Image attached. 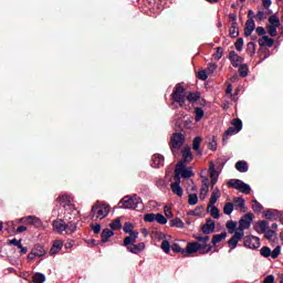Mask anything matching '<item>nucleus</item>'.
<instances>
[{
    "mask_svg": "<svg viewBox=\"0 0 283 283\" xmlns=\"http://www.w3.org/2000/svg\"><path fill=\"white\" fill-rule=\"evenodd\" d=\"M275 43V40H273L272 38H269V35H263L262 39H259V45L261 48H273Z\"/></svg>",
    "mask_w": 283,
    "mask_h": 283,
    "instance_id": "obj_21",
    "label": "nucleus"
},
{
    "mask_svg": "<svg viewBox=\"0 0 283 283\" xmlns=\"http://www.w3.org/2000/svg\"><path fill=\"white\" fill-rule=\"evenodd\" d=\"M170 189L175 196H178L179 198H182V195L185 191L182 190V187H180V177H178L177 172V178H175V182L170 185Z\"/></svg>",
    "mask_w": 283,
    "mask_h": 283,
    "instance_id": "obj_13",
    "label": "nucleus"
},
{
    "mask_svg": "<svg viewBox=\"0 0 283 283\" xmlns=\"http://www.w3.org/2000/svg\"><path fill=\"white\" fill-rule=\"evenodd\" d=\"M232 25L230 27V36L231 39H238V36H240V31L238 29V22H237V17L233 15L232 17Z\"/></svg>",
    "mask_w": 283,
    "mask_h": 283,
    "instance_id": "obj_19",
    "label": "nucleus"
},
{
    "mask_svg": "<svg viewBox=\"0 0 283 283\" xmlns=\"http://www.w3.org/2000/svg\"><path fill=\"white\" fill-rule=\"evenodd\" d=\"M251 222H253V214H244L239 221V231H242L244 233V229H249V227H251Z\"/></svg>",
    "mask_w": 283,
    "mask_h": 283,
    "instance_id": "obj_10",
    "label": "nucleus"
},
{
    "mask_svg": "<svg viewBox=\"0 0 283 283\" xmlns=\"http://www.w3.org/2000/svg\"><path fill=\"white\" fill-rule=\"evenodd\" d=\"M171 96L172 101L178 103L179 107H182L187 101V91L185 90V86L180 83L176 84Z\"/></svg>",
    "mask_w": 283,
    "mask_h": 283,
    "instance_id": "obj_2",
    "label": "nucleus"
},
{
    "mask_svg": "<svg viewBox=\"0 0 283 283\" xmlns=\"http://www.w3.org/2000/svg\"><path fill=\"white\" fill-rule=\"evenodd\" d=\"M210 179L218 178L220 175L218 171H216V165L213 161H210V168H209Z\"/></svg>",
    "mask_w": 283,
    "mask_h": 283,
    "instance_id": "obj_41",
    "label": "nucleus"
},
{
    "mask_svg": "<svg viewBox=\"0 0 283 283\" xmlns=\"http://www.w3.org/2000/svg\"><path fill=\"white\" fill-rule=\"evenodd\" d=\"M282 251V247L277 245L273 251H271V248L263 247L260 250V253L262 258H271L272 260H277L280 258V253Z\"/></svg>",
    "mask_w": 283,
    "mask_h": 283,
    "instance_id": "obj_7",
    "label": "nucleus"
},
{
    "mask_svg": "<svg viewBox=\"0 0 283 283\" xmlns=\"http://www.w3.org/2000/svg\"><path fill=\"white\" fill-rule=\"evenodd\" d=\"M216 70H218V65H216V63L208 64V67H207L208 74H213Z\"/></svg>",
    "mask_w": 283,
    "mask_h": 283,
    "instance_id": "obj_60",
    "label": "nucleus"
},
{
    "mask_svg": "<svg viewBox=\"0 0 283 283\" xmlns=\"http://www.w3.org/2000/svg\"><path fill=\"white\" fill-rule=\"evenodd\" d=\"M56 200L61 205V207H67V205H70V197L65 195L57 197Z\"/></svg>",
    "mask_w": 283,
    "mask_h": 283,
    "instance_id": "obj_38",
    "label": "nucleus"
},
{
    "mask_svg": "<svg viewBox=\"0 0 283 283\" xmlns=\"http://www.w3.org/2000/svg\"><path fill=\"white\" fill-rule=\"evenodd\" d=\"M202 143V137L197 136L192 142V149L199 155L202 156V151H200V144Z\"/></svg>",
    "mask_w": 283,
    "mask_h": 283,
    "instance_id": "obj_28",
    "label": "nucleus"
},
{
    "mask_svg": "<svg viewBox=\"0 0 283 283\" xmlns=\"http://www.w3.org/2000/svg\"><path fill=\"white\" fill-rule=\"evenodd\" d=\"M247 50L248 54H251V56H253V54H255V42H249Z\"/></svg>",
    "mask_w": 283,
    "mask_h": 283,
    "instance_id": "obj_56",
    "label": "nucleus"
},
{
    "mask_svg": "<svg viewBox=\"0 0 283 283\" xmlns=\"http://www.w3.org/2000/svg\"><path fill=\"white\" fill-rule=\"evenodd\" d=\"M230 62L232 67H239L240 66V55L235 53V51L230 52Z\"/></svg>",
    "mask_w": 283,
    "mask_h": 283,
    "instance_id": "obj_26",
    "label": "nucleus"
},
{
    "mask_svg": "<svg viewBox=\"0 0 283 283\" xmlns=\"http://www.w3.org/2000/svg\"><path fill=\"white\" fill-rule=\"evenodd\" d=\"M253 30H255V21H253V19H248L244 28V36H251Z\"/></svg>",
    "mask_w": 283,
    "mask_h": 283,
    "instance_id": "obj_18",
    "label": "nucleus"
},
{
    "mask_svg": "<svg viewBox=\"0 0 283 283\" xmlns=\"http://www.w3.org/2000/svg\"><path fill=\"white\" fill-rule=\"evenodd\" d=\"M263 233L265 234L266 240H273V238L275 235V231L274 230H266Z\"/></svg>",
    "mask_w": 283,
    "mask_h": 283,
    "instance_id": "obj_61",
    "label": "nucleus"
},
{
    "mask_svg": "<svg viewBox=\"0 0 283 283\" xmlns=\"http://www.w3.org/2000/svg\"><path fill=\"white\" fill-rule=\"evenodd\" d=\"M208 193H209V179L206 178L201 181V191L199 193L200 200H205Z\"/></svg>",
    "mask_w": 283,
    "mask_h": 283,
    "instance_id": "obj_17",
    "label": "nucleus"
},
{
    "mask_svg": "<svg viewBox=\"0 0 283 283\" xmlns=\"http://www.w3.org/2000/svg\"><path fill=\"white\" fill-rule=\"evenodd\" d=\"M195 114H196L195 120L197 123H200V120H202V117L205 116V111L200 107H197L195 109Z\"/></svg>",
    "mask_w": 283,
    "mask_h": 283,
    "instance_id": "obj_39",
    "label": "nucleus"
},
{
    "mask_svg": "<svg viewBox=\"0 0 283 283\" xmlns=\"http://www.w3.org/2000/svg\"><path fill=\"white\" fill-rule=\"evenodd\" d=\"M64 219L54 220L53 221V231L55 233H66L67 235H72V233H75L78 224V219L72 217H67V214L64 216Z\"/></svg>",
    "mask_w": 283,
    "mask_h": 283,
    "instance_id": "obj_1",
    "label": "nucleus"
},
{
    "mask_svg": "<svg viewBox=\"0 0 283 283\" xmlns=\"http://www.w3.org/2000/svg\"><path fill=\"white\" fill-rule=\"evenodd\" d=\"M252 209H253L254 213H260V211H262V209H264V207L262 206V203L258 202V200H253Z\"/></svg>",
    "mask_w": 283,
    "mask_h": 283,
    "instance_id": "obj_45",
    "label": "nucleus"
},
{
    "mask_svg": "<svg viewBox=\"0 0 283 283\" xmlns=\"http://www.w3.org/2000/svg\"><path fill=\"white\" fill-rule=\"evenodd\" d=\"M161 249L164 252L169 253L171 251V244L169 243V241L164 240L161 242Z\"/></svg>",
    "mask_w": 283,
    "mask_h": 283,
    "instance_id": "obj_52",
    "label": "nucleus"
},
{
    "mask_svg": "<svg viewBox=\"0 0 283 283\" xmlns=\"http://www.w3.org/2000/svg\"><path fill=\"white\" fill-rule=\"evenodd\" d=\"M19 222H22L24 224H30L31 227H42V224H43L41 219H39V217H34V216L23 217L19 220Z\"/></svg>",
    "mask_w": 283,
    "mask_h": 283,
    "instance_id": "obj_11",
    "label": "nucleus"
},
{
    "mask_svg": "<svg viewBox=\"0 0 283 283\" xmlns=\"http://www.w3.org/2000/svg\"><path fill=\"white\" fill-rule=\"evenodd\" d=\"M187 101H189V103H196V101H198V98H200V93H192L190 92L187 96H186Z\"/></svg>",
    "mask_w": 283,
    "mask_h": 283,
    "instance_id": "obj_43",
    "label": "nucleus"
},
{
    "mask_svg": "<svg viewBox=\"0 0 283 283\" xmlns=\"http://www.w3.org/2000/svg\"><path fill=\"white\" fill-rule=\"evenodd\" d=\"M244 238V232L243 231H237L231 237V239L228 241V247L230 249H237L238 248V242Z\"/></svg>",
    "mask_w": 283,
    "mask_h": 283,
    "instance_id": "obj_12",
    "label": "nucleus"
},
{
    "mask_svg": "<svg viewBox=\"0 0 283 283\" xmlns=\"http://www.w3.org/2000/svg\"><path fill=\"white\" fill-rule=\"evenodd\" d=\"M212 249H213V247L211 244L200 243L198 252L200 253V255H207V253H210V251H212Z\"/></svg>",
    "mask_w": 283,
    "mask_h": 283,
    "instance_id": "obj_29",
    "label": "nucleus"
},
{
    "mask_svg": "<svg viewBox=\"0 0 283 283\" xmlns=\"http://www.w3.org/2000/svg\"><path fill=\"white\" fill-rule=\"evenodd\" d=\"M91 213H93V216H96V218H98L99 220H103V218H107V216L109 214V206L105 203L99 205L97 202L92 207Z\"/></svg>",
    "mask_w": 283,
    "mask_h": 283,
    "instance_id": "obj_4",
    "label": "nucleus"
},
{
    "mask_svg": "<svg viewBox=\"0 0 283 283\" xmlns=\"http://www.w3.org/2000/svg\"><path fill=\"white\" fill-rule=\"evenodd\" d=\"M233 202H234L235 207H238L239 209H247L245 201L242 197H235L233 199Z\"/></svg>",
    "mask_w": 283,
    "mask_h": 283,
    "instance_id": "obj_37",
    "label": "nucleus"
},
{
    "mask_svg": "<svg viewBox=\"0 0 283 283\" xmlns=\"http://www.w3.org/2000/svg\"><path fill=\"white\" fill-rule=\"evenodd\" d=\"M155 221L158 222V224H167V218H165V216L161 213L156 214Z\"/></svg>",
    "mask_w": 283,
    "mask_h": 283,
    "instance_id": "obj_53",
    "label": "nucleus"
},
{
    "mask_svg": "<svg viewBox=\"0 0 283 283\" xmlns=\"http://www.w3.org/2000/svg\"><path fill=\"white\" fill-rule=\"evenodd\" d=\"M274 282H275V276H273V274L268 275L263 281V283H274Z\"/></svg>",
    "mask_w": 283,
    "mask_h": 283,
    "instance_id": "obj_64",
    "label": "nucleus"
},
{
    "mask_svg": "<svg viewBox=\"0 0 283 283\" xmlns=\"http://www.w3.org/2000/svg\"><path fill=\"white\" fill-rule=\"evenodd\" d=\"M228 187H232L233 189H237L241 193H251V186H249V184H244V181L240 179H230L228 182Z\"/></svg>",
    "mask_w": 283,
    "mask_h": 283,
    "instance_id": "obj_5",
    "label": "nucleus"
},
{
    "mask_svg": "<svg viewBox=\"0 0 283 283\" xmlns=\"http://www.w3.org/2000/svg\"><path fill=\"white\" fill-rule=\"evenodd\" d=\"M239 76L242 78H247V76H249V66L247 64L239 66Z\"/></svg>",
    "mask_w": 283,
    "mask_h": 283,
    "instance_id": "obj_35",
    "label": "nucleus"
},
{
    "mask_svg": "<svg viewBox=\"0 0 283 283\" xmlns=\"http://www.w3.org/2000/svg\"><path fill=\"white\" fill-rule=\"evenodd\" d=\"M208 210H209L210 216L212 218H214V220H218L220 218V210L218 209V207L211 206L209 208V206H208Z\"/></svg>",
    "mask_w": 283,
    "mask_h": 283,
    "instance_id": "obj_33",
    "label": "nucleus"
},
{
    "mask_svg": "<svg viewBox=\"0 0 283 283\" xmlns=\"http://www.w3.org/2000/svg\"><path fill=\"white\" fill-rule=\"evenodd\" d=\"M181 156L185 163H191L193 160V155L191 154V148L189 146L182 148Z\"/></svg>",
    "mask_w": 283,
    "mask_h": 283,
    "instance_id": "obj_22",
    "label": "nucleus"
},
{
    "mask_svg": "<svg viewBox=\"0 0 283 283\" xmlns=\"http://www.w3.org/2000/svg\"><path fill=\"white\" fill-rule=\"evenodd\" d=\"M112 235H114V231L109 230V229H104L102 231V242H107V240H109V238H112Z\"/></svg>",
    "mask_w": 283,
    "mask_h": 283,
    "instance_id": "obj_36",
    "label": "nucleus"
},
{
    "mask_svg": "<svg viewBox=\"0 0 283 283\" xmlns=\"http://www.w3.org/2000/svg\"><path fill=\"white\" fill-rule=\"evenodd\" d=\"M268 32L270 36H277V27L268 25Z\"/></svg>",
    "mask_w": 283,
    "mask_h": 283,
    "instance_id": "obj_59",
    "label": "nucleus"
},
{
    "mask_svg": "<svg viewBox=\"0 0 283 283\" xmlns=\"http://www.w3.org/2000/svg\"><path fill=\"white\" fill-rule=\"evenodd\" d=\"M260 238L253 235H247L243 238V247L245 249H260Z\"/></svg>",
    "mask_w": 283,
    "mask_h": 283,
    "instance_id": "obj_9",
    "label": "nucleus"
},
{
    "mask_svg": "<svg viewBox=\"0 0 283 283\" xmlns=\"http://www.w3.org/2000/svg\"><path fill=\"white\" fill-rule=\"evenodd\" d=\"M222 240H227V232H221L220 234H214L212 237V244L216 247L219 242H222Z\"/></svg>",
    "mask_w": 283,
    "mask_h": 283,
    "instance_id": "obj_32",
    "label": "nucleus"
},
{
    "mask_svg": "<svg viewBox=\"0 0 283 283\" xmlns=\"http://www.w3.org/2000/svg\"><path fill=\"white\" fill-rule=\"evenodd\" d=\"M198 78L200 81H207V78H209V75H207V71H199Z\"/></svg>",
    "mask_w": 283,
    "mask_h": 283,
    "instance_id": "obj_62",
    "label": "nucleus"
},
{
    "mask_svg": "<svg viewBox=\"0 0 283 283\" xmlns=\"http://www.w3.org/2000/svg\"><path fill=\"white\" fill-rule=\"evenodd\" d=\"M171 249H172V251L175 252V253H182V248H180V244H178V243H174L172 245H171Z\"/></svg>",
    "mask_w": 283,
    "mask_h": 283,
    "instance_id": "obj_63",
    "label": "nucleus"
},
{
    "mask_svg": "<svg viewBox=\"0 0 283 283\" xmlns=\"http://www.w3.org/2000/svg\"><path fill=\"white\" fill-rule=\"evenodd\" d=\"M200 249V243L198 242H189L186 247V250H182V254H191V253H198V250Z\"/></svg>",
    "mask_w": 283,
    "mask_h": 283,
    "instance_id": "obj_16",
    "label": "nucleus"
},
{
    "mask_svg": "<svg viewBox=\"0 0 283 283\" xmlns=\"http://www.w3.org/2000/svg\"><path fill=\"white\" fill-rule=\"evenodd\" d=\"M235 169L241 174H247V171H249V164H247L244 160L237 161Z\"/></svg>",
    "mask_w": 283,
    "mask_h": 283,
    "instance_id": "obj_25",
    "label": "nucleus"
},
{
    "mask_svg": "<svg viewBox=\"0 0 283 283\" xmlns=\"http://www.w3.org/2000/svg\"><path fill=\"white\" fill-rule=\"evenodd\" d=\"M191 178L193 176V172L191 169H185V161H179L175 168V178Z\"/></svg>",
    "mask_w": 283,
    "mask_h": 283,
    "instance_id": "obj_8",
    "label": "nucleus"
},
{
    "mask_svg": "<svg viewBox=\"0 0 283 283\" xmlns=\"http://www.w3.org/2000/svg\"><path fill=\"white\" fill-rule=\"evenodd\" d=\"M170 227H176L177 229H185V222H182V219L175 218L170 221Z\"/></svg>",
    "mask_w": 283,
    "mask_h": 283,
    "instance_id": "obj_34",
    "label": "nucleus"
},
{
    "mask_svg": "<svg viewBox=\"0 0 283 283\" xmlns=\"http://www.w3.org/2000/svg\"><path fill=\"white\" fill-rule=\"evenodd\" d=\"M227 229L229 230V233H233L238 227V223L235 221H227L226 223Z\"/></svg>",
    "mask_w": 283,
    "mask_h": 283,
    "instance_id": "obj_46",
    "label": "nucleus"
},
{
    "mask_svg": "<svg viewBox=\"0 0 283 283\" xmlns=\"http://www.w3.org/2000/svg\"><path fill=\"white\" fill-rule=\"evenodd\" d=\"M119 209H138V205H140V199L138 196L134 195L133 197H124L119 201Z\"/></svg>",
    "mask_w": 283,
    "mask_h": 283,
    "instance_id": "obj_3",
    "label": "nucleus"
},
{
    "mask_svg": "<svg viewBox=\"0 0 283 283\" xmlns=\"http://www.w3.org/2000/svg\"><path fill=\"white\" fill-rule=\"evenodd\" d=\"M269 229V221H259L255 226V231H258V233H266Z\"/></svg>",
    "mask_w": 283,
    "mask_h": 283,
    "instance_id": "obj_24",
    "label": "nucleus"
},
{
    "mask_svg": "<svg viewBox=\"0 0 283 283\" xmlns=\"http://www.w3.org/2000/svg\"><path fill=\"white\" fill-rule=\"evenodd\" d=\"M218 198H220V189L216 188L211 193L209 205H208L209 208L213 207V205L218 202Z\"/></svg>",
    "mask_w": 283,
    "mask_h": 283,
    "instance_id": "obj_27",
    "label": "nucleus"
},
{
    "mask_svg": "<svg viewBox=\"0 0 283 283\" xmlns=\"http://www.w3.org/2000/svg\"><path fill=\"white\" fill-rule=\"evenodd\" d=\"M44 282H45V274L38 272L33 275V283H44Z\"/></svg>",
    "mask_w": 283,
    "mask_h": 283,
    "instance_id": "obj_40",
    "label": "nucleus"
},
{
    "mask_svg": "<svg viewBox=\"0 0 283 283\" xmlns=\"http://www.w3.org/2000/svg\"><path fill=\"white\" fill-rule=\"evenodd\" d=\"M127 251H129L130 253H140L143 251H145V242H140L138 244L133 243L127 247Z\"/></svg>",
    "mask_w": 283,
    "mask_h": 283,
    "instance_id": "obj_20",
    "label": "nucleus"
},
{
    "mask_svg": "<svg viewBox=\"0 0 283 283\" xmlns=\"http://www.w3.org/2000/svg\"><path fill=\"white\" fill-rule=\"evenodd\" d=\"M124 232L125 233H134V224L132 222H126L124 224Z\"/></svg>",
    "mask_w": 283,
    "mask_h": 283,
    "instance_id": "obj_55",
    "label": "nucleus"
},
{
    "mask_svg": "<svg viewBox=\"0 0 283 283\" xmlns=\"http://www.w3.org/2000/svg\"><path fill=\"white\" fill-rule=\"evenodd\" d=\"M216 50L217 52L214 53V59H217V61H220V59H222V55L224 54V49L218 46Z\"/></svg>",
    "mask_w": 283,
    "mask_h": 283,
    "instance_id": "obj_58",
    "label": "nucleus"
},
{
    "mask_svg": "<svg viewBox=\"0 0 283 283\" xmlns=\"http://www.w3.org/2000/svg\"><path fill=\"white\" fill-rule=\"evenodd\" d=\"M188 205H198V195L197 193H190L188 196Z\"/></svg>",
    "mask_w": 283,
    "mask_h": 283,
    "instance_id": "obj_50",
    "label": "nucleus"
},
{
    "mask_svg": "<svg viewBox=\"0 0 283 283\" xmlns=\"http://www.w3.org/2000/svg\"><path fill=\"white\" fill-rule=\"evenodd\" d=\"M145 222H156V214L155 213H147L144 216Z\"/></svg>",
    "mask_w": 283,
    "mask_h": 283,
    "instance_id": "obj_57",
    "label": "nucleus"
},
{
    "mask_svg": "<svg viewBox=\"0 0 283 283\" xmlns=\"http://www.w3.org/2000/svg\"><path fill=\"white\" fill-rule=\"evenodd\" d=\"M31 251H33L38 258H43V255L48 253V251H45V248H43V245L40 244L34 245Z\"/></svg>",
    "mask_w": 283,
    "mask_h": 283,
    "instance_id": "obj_30",
    "label": "nucleus"
},
{
    "mask_svg": "<svg viewBox=\"0 0 283 283\" xmlns=\"http://www.w3.org/2000/svg\"><path fill=\"white\" fill-rule=\"evenodd\" d=\"M182 145H185V135L181 133H175L170 138V149L172 154H176Z\"/></svg>",
    "mask_w": 283,
    "mask_h": 283,
    "instance_id": "obj_6",
    "label": "nucleus"
},
{
    "mask_svg": "<svg viewBox=\"0 0 283 283\" xmlns=\"http://www.w3.org/2000/svg\"><path fill=\"white\" fill-rule=\"evenodd\" d=\"M193 238H195V240H198V242H200L201 244H207V242H209V235H205V237H202V235H200V234H195L193 235Z\"/></svg>",
    "mask_w": 283,
    "mask_h": 283,
    "instance_id": "obj_48",
    "label": "nucleus"
},
{
    "mask_svg": "<svg viewBox=\"0 0 283 283\" xmlns=\"http://www.w3.org/2000/svg\"><path fill=\"white\" fill-rule=\"evenodd\" d=\"M111 229H113V231H118V229H123V223H120V219L119 218L115 219L111 223Z\"/></svg>",
    "mask_w": 283,
    "mask_h": 283,
    "instance_id": "obj_44",
    "label": "nucleus"
},
{
    "mask_svg": "<svg viewBox=\"0 0 283 283\" xmlns=\"http://www.w3.org/2000/svg\"><path fill=\"white\" fill-rule=\"evenodd\" d=\"M165 166V157L160 154H155L151 159V167L159 169Z\"/></svg>",
    "mask_w": 283,
    "mask_h": 283,
    "instance_id": "obj_15",
    "label": "nucleus"
},
{
    "mask_svg": "<svg viewBox=\"0 0 283 283\" xmlns=\"http://www.w3.org/2000/svg\"><path fill=\"white\" fill-rule=\"evenodd\" d=\"M201 231L205 233V235L213 233L216 231V221H213L211 218L207 219L206 224L201 227Z\"/></svg>",
    "mask_w": 283,
    "mask_h": 283,
    "instance_id": "obj_14",
    "label": "nucleus"
},
{
    "mask_svg": "<svg viewBox=\"0 0 283 283\" xmlns=\"http://www.w3.org/2000/svg\"><path fill=\"white\" fill-rule=\"evenodd\" d=\"M264 216L268 220H271L277 216V210H266Z\"/></svg>",
    "mask_w": 283,
    "mask_h": 283,
    "instance_id": "obj_54",
    "label": "nucleus"
},
{
    "mask_svg": "<svg viewBox=\"0 0 283 283\" xmlns=\"http://www.w3.org/2000/svg\"><path fill=\"white\" fill-rule=\"evenodd\" d=\"M61 249H63V241L55 240L50 250L51 255H56V253H59L61 251Z\"/></svg>",
    "mask_w": 283,
    "mask_h": 283,
    "instance_id": "obj_23",
    "label": "nucleus"
},
{
    "mask_svg": "<svg viewBox=\"0 0 283 283\" xmlns=\"http://www.w3.org/2000/svg\"><path fill=\"white\" fill-rule=\"evenodd\" d=\"M233 134H238V129L235 127L230 126L224 133H223V143H227L229 140V136H233Z\"/></svg>",
    "mask_w": 283,
    "mask_h": 283,
    "instance_id": "obj_31",
    "label": "nucleus"
},
{
    "mask_svg": "<svg viewBox=\"0 0 283 283\" xmlns=\"http://www.w3.org/2000/svg\"><path fill=\"white\" fill-rule=\"evenodd\" d=\"M234 48L238 52H242V48H244V39L239 38L234 43Z\"/></svg>",
    "mask_w": 283,
    "mask_h": 283,
    "instance_id": "obj_51",
    "label": "nucleus"
},
{
    "mask_svg": "<svg viewBox=\"0 0 283 283\" xmlns=\"http://www.w3.org/2000/svg\"><path fill=\"white\" fill-rule=\"evenodd\" d=\"M231 125L237 129V134L242 132V120L241 119H232Z\"/></svg>",
    "mask_w": 283,
    "mask_h": 283,
    "instance_id": "obj_49",
    "label": "nucleus"
},
{
    "mask_svg": "<svg viewBox=\"0 0 283 283\" xmlns=\"http://www.w3.org/2000/svg\"><path fill=\"white\" fill-rule=\"evenodd\" d=\"M223 213L226 216H231L233 213V203L227 202L223 207Z\"/></svg>",
    "mask_w": 283,
    "mask_h": 283,
    "instance_id": "obj_42",
    "label": "nucleus"
},
{
    "mask_svg": "<svg viewBox=\"0 0 283 283\" xmlns=\"http://www.w3.org/2000/svg\"><path fill=\"white\" fill-rule=\"evenodd\" d=\"M269 23H270V25L280 28V18H277V15H271L269 18Z\"/></svg>",
    "mask_w": 283,
    "mask_h": 283,
    "instance_id": "obj_47",
    "label": "nucleus"
}]
</instances>
